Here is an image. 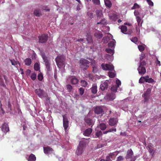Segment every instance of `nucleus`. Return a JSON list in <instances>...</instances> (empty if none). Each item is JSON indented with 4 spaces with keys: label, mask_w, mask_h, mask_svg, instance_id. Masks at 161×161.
<instances>
[{
    "label": "nucleus",
    "mask_w": 161,
    "mask_h": 161,
    "mask_svg": "<svg viewBox=\"0 0 161 161\" xmlns=\"http://www.w3.org/2000/svg\"><path fill=\"white\" fill-rule=\"evenodd\" d=\"M108 75L110 78H114L115 77L116 73L115 72L109 71L108 73Z\"/></svg>",
    "instance_id": "31"
},
{
    "label": "nucleus",
    "mask_w": 161,
    "mask_h": 161,
    "mask_svg": "<svg viewBox=\"0 0 161 161\" xmlns=\"http://www.w3.org/2000/svg\"><path fill=\"white\" fill-rule=\"evenodd\" d=\"M100 161H112L109 156H107L106 159H102Z\"/></svg>",
    "instance_id": "60"
},
{
    "label": "nucleus",
    "mask_w": 161,
    "mask_h": 161,
    "mask_svg": "<svg viewBox=\"0 0 161 161\" xmlns=\"http://www.w3.org/2000/svg\"><path fill=\"white\" fill-rule=\"evenodd\" d=\"M148 151L150 153V154L153 156L154 153V151L153 149V147L151 146H148Z\"/></svg>",
    "instance_id": "28"
},
{
    "label": "nucleus",
    "mask_w": 161,
    "mask_h": 161,
    "mask_svg": "<svg viewBox=\"0 0 161 161\" xmlns=\"http://www.w3.org/2000/svg\"><path fill=\"white\" fill-rule=\"evenodd\" d=\"M92 72L94 73H97L98 71V69L97 67L93 66L92 67Z\"/></svg>",
    "instance_id": "53"
},
{
    "label": "nucleus",
    "mask_w": 161,
    "mask_h": 161,
    "mask_svg": "<svg viewBox=\"0 0 161 161\" xmlns=\"http://www.w3.org/2000/svg\"><path fill=\"white\" fill-rule=\"evenodd\" d=\"M124 160V158L123 156H120L118 157L117 160V161H122Z\"/></svg>",
    "instance_id": "57"
},
{
    "label": "nucleus",
    "mask_w": 161,
    "mask_h": 161,
    "mask_svg": "<svg viewBox=\"0 0 161 161\" xmlns=\"http://www.w3.org/2000/svg\"><path fill=\"white\" fill-rule=\"evenodd\" d=\"M105 57L107 59L108 61H111V59H110V57H112L111 56H110L109 54H107L105 55Z\"/></svg>",
    "instance_id": "54"
},
{
    "label": "nucleus",
    "mask_w": 161,
    "mask_h": 161,
    "mask_svg": "<svg viewBox=\"0 0 161 161\" xmlns=\"http://www.w3.org/2000/svg\"><path fill=\"white\" fill-rule=\"evenodd\" d=\"M34 69L36 71H38L40 70V66L38 63H36L35 64L34 66Z\"/></svg>",
    "instance_id": "37"
},
{
    "label": "nucleus",
    "mask_w": 161,
    "mask_h": 161,
    "mask_svg": "<svg viewBox=\"0 0 161 161\" xmlns=\"http://www.w3.org/2000/svg\"><path fill=\"white\" fill-rule=\"evenodd\" d=\"M115 41L114 39H113L112 41H110L108 43V46L112 48H113V49H114L115 45Z\"/></svg>",
    "instance_id": "23"
},
{
    "label": "nucleus",
    "mask_w": 161,
    "mask_h": 161,
    "mask_svg": "<svg viewBox=\"0 0 161 161\" xmlns=\"http://www.w3.org/2000/svg\"><path fill=\"white\" fill-rule=\"evenodd\" d=\"M146 77L148 78V76H142L139 79V82L140 83H144L145 82V80Z\"/></svg>",
    "instance_id": "33"
},
{
    "label": "nucleus",
    "mask_w": 161,
    "mask_h": 161,
    "mask_svg": "<svg viewBox=\"0 0 161 161\" xmlns=\"http://www.w3.org/2000/svg\"><path fill=\"white\" fill-rule=\"evenodd\" d=\"M37 78L38 80L39 81L42 80V79L43 78V77L42 75V73H40V74H38Z\"/></svg>",
    "instance_id": "44"
},
{
    "label": "nucleus",
    "mask_w": 161,
    "mask_h": 161,
    "mask_svg": "<svg viewBox=\"0 0 161 161\" xmlns=\"http://www.w3.org/2000/svg\"><path fill=\"white\" fill-rule=\"evenodd\" d=\"M10 61L11 63L13 65H16L18 64H19L18 61H15L14 59H10Z\"/></svg>",
    "instance_id": "41"
},
{
    "label": "nucleus",
    "mask_w": 161,
    "mask_h": 161,
    "mask_svg": "<svg viewBox=\"0 0 161 161\" xmlns=\"http://www.w3.org/2000/svg\"><path fill=\"white\" fill-rule=\"evenodd\" d=\"M116 82L117 85H116V86L119 87V86L121 84L120 81L119 80H116Z\"/></svg>",
    "instance_id": "56"
},
{
    "label": "nucleus",
    "mask_w": 161,
    "mask_h": 161,
    "mask_svg": "<svg viewBox=\"0 0 161 161\" xmlns=\"http://www.w3.org/2000/svg\"><path fill=\"white\" fill-rule=\"evenodd\" d=\"M139 8V6L137 3H135L134 6L131 8L132 9H134L136 8Z\"/></svg>",
    "instance_id": "48"
},
{
    "label": "nucleus",
    "mask_w": 161,
    "mask_h": 161,
    "mask_svg": "<svg viewBox=\"0 0 161 161\" xmlns=\"http://www.w3.org/2000/svg\"><path fill=\"white\" fill-rule=\"evenodd\" d=\"M32 63L31 60L29 58H26L24 60V63L27 66L30 65Z\"/></svg>",
    "instance_id": "26"
},
{
    "label": "nucleus",
    "mask_w": 161,
    "mask_h": 161,
    "mask_svg": "<svg viewBox=\"0 0 161 161\" xmlns=\"http://www.w3.org/2000/svg\"><path fill=\"white\" fill-rule=\"evenodd\" d=\"M118 88L116 85H114L111 87L110 90L111 92L115 93L117 92Z\"/></svg>",
    "instance_id": "36"
},
{
    "label": "nucleus",
    "mask_w": 161,
    "mask_h": 161,
    "mask_svg": "<svg viewBox=\"0 0 161 161\" xmlns=\"http://www.w3.org/2000/svg\"><path fill=\"white\" fill-rule=\"evenodd\" d=\"M105 51L108 53L111 54L112 55H113L114 53V49H112L109 48H107L105 49Z\"/></svg>",
    "instance_id": "30"
},
{
    "label": "nucleus",
    "mask_w": 161,
    "mask_h": 161,
    "mask_svg": "<svg viewBox=\"0 0 161 161\" xmlns=\"http://www.w3.org/2000/svg\"><path fill=\"white\" fill-rule=\"evenodd\" d=\"M85 122L88 125L90 126L93 125V121L92 119L90 118H86L85 119Z\"/></svg>",
    "instance_id": "21"
},
{
    "label": "nucleus",
    "mask_w": 161,
    "mask_h": 161,
    "mask_svg": "<svg viewBox=\"0 0 161 161\" xmlns=\"http://www.w3.org/2000/svg\"><path fill=\"white\" fill-rule=\"evenodd\" d=\"M118 122L117 119L114 118H111L108 120L109 125L111 126H114L116 125Z\"/></svg>",
    "instance_id": "11"
},
{
    "label": "nucleus",
    "mask_w": 161,
    "mask_h": 161,
    "mask_svg": "<svg viewBox=\"0 0 161 161\" xmlns=\"http://www.w3.org/2000/svg\"><path fill=\"white\" fill-rule=\"evenodd\" d=\"M42 56L43 60L44 62L45 63L47 70L48 71H50L51 70L50 64L47 57L45 55L44 53L42 54Z\"/></svg>",
    "instance_id": "5"
},
{
    "label": "nucleus",
    "mask_w": 161,
    "mask_h": 161,
    "mask_svg": "<svg viewBox=\"0 0 161 161\" xmlns=\"http://www.w3.org/2000/svg\"><path fill=\"white\" fill-rule=\"evenodd\" d=\"M134 14L136 17H137V16H139L140 15L139 13L137 11H135L134 12Z\"/></svg>",
    "instance_id": "62"
},
{
    "label": "nucleus",
    "mask_w": 161,
    "mask_h": 161,
    "mask_svg": "<svg viewBox=\"0 0 161 161\" xmlns=\"http://www.w3.org/2000/svg\"><path fill=\"white\" fill-rule=\"evenodd\" d=\"M92 129L89 128L86 129L84 132L83 135L86 136H89L92 132Z\"/></svg>",
    "instance_id": "20"
},
{
    "label": "nucleus",
    "mask_w": 161,
    "mask_h": 161,
    "mask_svg": "<svg viewBox=\"0 0 161 161\" xmlns=\"http://www.w3.org/2000/svg\"><path fill=\"white\" fill-rule=\"evenodd\" d=\"M65 57L63 56H58L55 59V61L57 65L62 66L64 64V58Z\"/></svg>",
    "instance_id": "8"
},
{
    "label": "nucleus",
    "mask_w": 161,
    "mask_h": 161,
    "mask_svg": "<svg viewBox=\"0 0 161 161\" xmlns=\"http://www.w3.org/2000/svg\"><path fill=\"white\" fill-rule=\"evenodd\" d=\"M138 64L139 66L144 67V66H145L146 64V63L145 60H143V61H140Z\"/></svg>",
    "instance_id": "38"
},
{
    "label": "nucleus",
    "mask_w": 161,
    "mask_h": 161,
    "mask_svg": "<svg viewBox=\"0 0 161 161\" xmlns=\"http://www.w3.org/2000/svg\"><path fill=\"white\" fill-rule=\"evenodd\" d=\"M35 92L38 96L41 98H45L46 101L49 100V97H48L47 93L44 91L40 88L36 89Z\"/></svg>",
    "instance_id": "2"
},
{
    "label": "nucleus",
    "mask_w": 161,
    "mask_h": 161,
    "mask_svg": "<svg viewBox=\"0 0 161 161\" xmlns=\"http://www.w3.org/2000/svg\"><path fill=\"white\" fill-rule=\"evenodd\" d=\"M121 31L124 34H126L125 32L127 31V27L125 25H122L121 26Z\"/></svg>",
    "instance_id": "35"
},
{
    "label": "nucleus",
    "mask_w": 161,
    "mask_h": 161,
    "mask_svg": "<svg viewBox=\"0 0 161 161\" xmlns=\"http://www.w3.org/2000/svg\"><path fill=\"white\" fill-rule=\"evenodd\" d=\"M63 126L65 130H66L69 126V121L66 114L63 115Z\"/></svg>",
    "instance_id": "9"
},
{
    "label": "nucleus",
    "mask_w": 161,
    "mask_h": 161,
    "mask_svg": "<svg viewBox=\"0 0 161 161\" xmlns=\"http://www.w3.org/2000/svg\"><path fill=\"white\" fill-rule=\"evenodd\" d=\"M136 31L137 33V34L139 35L140 34V30L139 28H137V27H136Z\"/></svg>",
    "instance_id": "63"
},
{
    "label": "nucleus",
    "mask_w": 161,
    "mask_h": 161,
    "mask_svg": "<svg viewBox=\"0 0 161 161\" xmlns=\"http://www.w3.org/2000/svg\"><path fill=\"white\" fill-rule=\"evenodd\" d=\"M138 48L139 50L141 52H142L145 49L144 47L142 45H139L138 46Z\"/></svg>",
    "instance_id": "47"
},
{
    "label": "nucleus",
    "mask_w": 161,
    "mask_h": 161,
    "mask_svg": "<svg viewBox=\"0 0 161 161\" xmlns=\"http://www.w3.org/2000/svg\"><path fill=\"white\" fill-rule=\"evenodd\" d=\"M138 38L136 37H133L131 39V41L134 43L137 42L138 41Z\"/></svg>",
    "instance_id": "49"
},
{
    "label": "nucleus",
    "mask_w": 161,
    "mask_h": 161,
    "mask_svg": "<svg viewBox=\"0 0 161 161\" xmlns=\"http://www.w3.org/2000/svg\"><path fill=\"white\" fill-rule=\"evenodd\" d=\"M79 80L75 76L72 78L70 80V83L72 85H76L78 84Z\"/></svg>",
    "instance_id": "19"
},
{
    "label": "nucleus",
    "mask_w": 161,
    "mask_h": 161,
    "mask_svg": "<svg viewBox=\"0 0 161 161\" xmlns=\"http://www.w3.org/2000/svg\"><path fill=\"white\" fill-rule=\"evenodd\" d=\"M108 97L110 100H113L115 99L116 96L114 93H112L108 95Z\"/></svg>",
    "instance_id": "32"
},
{
    "label": "nucleus",
    "mask_w": 161,
    "mask_h": 161,
    "mask_svg": "<svg viewBox=\"0 0 161 161\" xmlns=\"http://www.w3.org/2000/svg\"><path fill=\"white\" fill-rule=\"evenodd\" d=\"M146 76H147L148 78H146V79L145 80V82L148 83H152L154 82V81L153 79L151 78H149V76L148 75H146Z\"/></svg>",
    "instance_id": "34"
},
{
    "label": "nucleus",
    "mask_w": 161,
    "mask_h": 161,
    "mask_svg": "<svg viewBox=\"0 0 161 161\" xmlns=\"http://www.w3.org/2000/svg\"><path fill=\"white\" fill-rule=\"evenodd\" d=\"M87 16L91 18H92L93 17V13L90 11L87 12Z\"/></svg>",
    "instance_id": "52"
},
{
    "label": "nucleus",
    "mask_w": 161,
    "mask_h": 161,
    "mask_svg": "<svg viewBox=\"0 0 161 161\" xmlns=\"http://www.w3.org/2000/svg\"><path fill=\"white\" fill-rule=\"evenodd\" d=\"M134 153L131 149L128 150L127 152L125 158L126 159H130V161H135L136 159V156H133Z\"/></svg>",
    "instance_id": "4"
},
{
    "label": "nucleus",
    "mask_w": 161,
    "mask_h": 161,
    "mask_svg": "<svg viewBox=\"0 0 161 161\" xmlns=\"http://www.w3.org/2000/svg\"><path fill=\"white\" fill-rule=\"evenodd\" d=\"M136 17V20L138 23V24L139 25L141 21V18L139 16H137V17Z\"/></svg>",
    "instance_id": "59"
},
{
    "label": "nucleus",
    "mask_w": 161,
    "mask_h": 161,
    "mask_svg": "<svg viewBox=\"0 0 161 161\" xmlns=\"http://www.w3.org/2000/svg\"><path fill=\"white\" fill-rule=\"evenodd\" d=\"M137 70L138 71L139 74L142 75H144L146 72V70L145 67L139 66L137 68Z\"/></svg>",
    "instance_id": "13"
},
{
    "label": "nucleus",
    "mask_w": 161,
    "mask_h": 161,
    "mask_svg": "<svg viewBox=\"0 0 161 161\" xmlns=\"http://www.w3.org/2000/svg\"><path fill=\"white\" fill-rule=\"evenodd\" d=\"M85 89L82 87H80L79 89V92L80 94L81 95H82L84 92Z\"/></svg>",
    "instance_id": "45"
},
{
    "label": "nucleus",
    "mask_w": 161,
    "mask_h": 161,
    "mask_svg": "<svg viewBox=\"0 0 161 161\" xmlns=\"http://www.w3.org/2000/svg\"><path fill=\"white\" fill-rule=\"evenodd\" d=\"M81 85L83 87H86L88 85L87 82L85 80L81 81Z\"/></svg>",
    "instance_id": "42"
},
{
    "label": "nucleus",
    "mask_w": 161,
    "mask_h": 161,
    "mask_svg": "<svg viewBox=\"0 0 161 161\" xmlns=\"http://www.w3.org/2000/svg\"><path fill=\"white\" fill-rule=\"evenodd\" d=\"M36 160V157L33 154L31 153L30 155L28 161H35Z\"/></svg>",
    "instance_id": "27"
},
{
    "label": "nucleus",
    "mask_w": 161,
    "mask_h": 161,
    "mask_svg": "<svg viewBox=\"0 0 161 161\" xmlns=\"http://www.w3.org/2000/svg\"><path fill=\"white\" fill-rule=\"evenodd\" d=\"M95 135L97 137H98L103 135V133L101 131L98 130L96 132Z\"/></svg>",
    "instance_id": "43"
},
{
    "label": "nucleus",
    "mask_w": 161,
    "mask_h": 161,
    "mask_svg": "<svg viewBox=\"0 0 161 161\" xmlns=\"http://www.w3.org/2000/svg\"><path fill=\"white\" fill-rule=\"evenodd\" d=\"M0 85L3 87H6V85L4 84V81L3 78L1 77V75H0Z\"/></svg>",
    "instance_id": "40"
},
{
    "label": "nucleus",
    "mask_w": 161,
    "mask_h": 161,
    "mask_svg": "<svg viewBox=\"0 0 161 161\" xmlns=\"http://www.w3.org/2000/svg\"><path fill=\"white\" fill-rule=\"evenodd\" d=\"M148 4L151 6H153V3L151 0H146Z\"/></svg>",
    "instance_id": "55"
},
{
    "label": "nucleus",
    "mask_w": 161,
    "mask_h": 161,
    "mask_svg": "<svg viewBox=\"0 0 161 161\" xmlns=\"http://www.w3.org/2000/svg\"><path fill=\"white\" fill-rule=\"evenodd\" d=\"M108 132H116V128H111L108 130Z\"/></svg>",
    "instance_id": "61"
},
{
    "label": "nucleus",
    "mask_w": 161,
    "mask_h": 161,
    "mask_svg": "<svg viewBox=\"0 0 161 161\" xmlns=\"http://www.w3.org/2000/svg\"><path fill=\"white\" fill-rule=\"evenodd\" d=\"M43 150L45 154L49 153L50 152H52L53 151L52 148L49 146L44 147Z\"/></svg>",
    "instance_id": "16"
},
{
    "label": "nucleus",
    "mask_w": 161,
    "mask_h": 161,
    "mask_svg": "<svg viewBox=\"0 0 161 161\" xmlns=\"http://www.w3.org/2000/svg\"><path fill=\"white\" fill-rule=\"evenodd\" d=\"M39 42L41 43L46 42L48 39V35L47 34H43L41 36H38Z\"/></svg>",
    "instance_id": "10"
},
{
    "label": "nucleus",
    "mask_w": 161,
    "mask_h": 161,
    "mask_svg": "<svg viewBox=\"0 0 161 161\" xmlns=\"http://www.w3.org/2000/svg\"><path fill=\"white\" fill-rule=\"evenodd\" d=\"M108 87V83L107 82H104L100 86V88L102 91H104L107 89Z\"/></svg>",
    "instance_id": "18"
},
{
    "label": "nucleus",
    "mask_w": 161,
    "mask_h": 161,
    "mask_svg": "<svg viewBox=\"0 0 161 161\" xmlns=\"http://www.w3.org/2000/svg\"><path fill=\"white\" fill-rule=\"evenodd\" d=\"M101 66L104 70L112 71L114 69V66L112 64L103 63L101 64Z\"/></svg>",
    "instance_id": "7"
},
{
    "label": "nucleus",
    "mask_w": 161,
    "mask_h": 161,
    "mask_svg": "<svg viewBox=\"0 0 161 161\" xmlns=\"http://www.w3.org/2000/svg\"><path fill=\"white\" fill-rule=\"evenodd\" d=\"M34 14L37 17H39L42 15L41 11L39 9H36L34 11Z\"/></svg>",
    "instance_id": "24"
},
{
    "label": "nucleus",
    "mask_w": 161,
    "mask_h": 161,
    "mask_svg": "<svg viewBox=\"0 0 161 161\" xmlns=\"http://www.w3.org/2000/svg\"><path fill=\"white\" fill-rule=\"evenodd\" d=\"M103 36L102 32L99 31L95 32L94 34V36L98 39L101 38Z\"/></svg>",
    "instance_id": "15"
},
{
    "label": "nucleus",
    "mask_w": 161,
    "mask_h": 161,
    "mask_svg": "<svg viewBox=\"0 0 161 161\" xmlns=\"http://www.w3.org/2000/svg\"><path fill=\"white\" fill-rule=\"evenodd\" d=\"M96 13L97 17H101V15L102 14L101 11L98 10L96 11Z\"/></svg>",
    "instance_id": "50"
},
{
    "label": "nucleus",
    "mask_w": 161,
    "mask_h": 161,
    "mask_svg": "<svg viewBox=\"0 0 161 161\" xmlns=\"http://www.w3.org/2000/svg\"><path fill=\"white\" fill-rule=\"evenodd\" d=\"M105 4L107 8H110L112 5V3L109 0H105L104 1Z\"/></svg>",
    "instance_id": "25"
},
{
    "label": "nucleus",
    "mask_w": 161,
    "mask_h": 161,
    "mask_svg": "<svg viewBox=\"0 0 161 161\" xmlns=\"http://www.w3.org/2000/svg\"><path fill=\"white\" fill-rule=\"evenodd\" d=\"M105 19H103L99 22H97V24H104L105 23Z\"/></svg>",
    "instance_id": "58"
},
{
    "label": "nucleus",
    "mask_w": 161,
    "mask_h": 161,
    "mask_svg": "<svg viewBox=\"0 0 161 161\" xmlns=\"http://www.w3.org/2000/svg\"><path fill=\"white\" fill-rule=\"evenodd\" d=\"M93 3L97 5H99L100 4V0H92Z\"/></svg>",
    "instance_id": "46"
},
{
    "label": "nucleus",
    "mask_w": 161,
    "mask_h": 161,
    "mask_svg": "<svg viewBox=\"0 0 161 161\" xmlns=\"http://www.w3.org/2000/svg\"><path fill=\"white\" fill-rule=\"evenodd\" d=\"M87 139L83 138L80 141L77 149L75 151V154L79 156L81 155L84 152L86 146Z\"/></svg>",
    "instance_id": "1"
},
{
    "label": "nucleus",
    "mask_w": 161,
    "mask_h": 161,
    "mask_svg": "<svg viewBox=\"0 0 161 161\" xmlns=\"http://www.w3.org/2000/svg\"><path fill=\"white\" fill-rule=\"evenodd\" d=\"M97 87L96 84H94L92 85L91 89V92L93 94H95L97 93Z\"/></svg>",
    "instance_id": "22"
},
{
    "label": "nucleus",
    "mask_w": 161,
    "mask_h": 161,
    "mask_svg": "<svg viewBox=\"0 0 161 161\" xmlns=\"http://www.w3.org/2000/svg\"><path fill=\"white\" fill-rule=\"evenodd\" d=\"M90 62L88 60L84 59H81L80 60V68L84 70L87 69L89 66L87 65L89 64Z\"/></svg>",
    "instance_id": "3"
},
{
    "label": "nucleus",
    "mask_w": 161,
    "mask_h": 161,
    "mask_svg": "<svg viewBox=\"0 0 161 161\" xmlns=\"http://www.w3.org/2000/svg\"><path fill=\"white\" fill-rule=\"evenodd\" d=\"M84 41V39L83 38H80L78 39H77L76 41L75 42H83Z\"/></svg>",
    "instance_id": "64"
},
{
    "label": "nucleus",
    "mask_w": 161,
    "mask_h": 161,
    "mask_svg": "<svg viewBox=\"0 0 161 161\" xmlns=\"http://www.w3.org/2000/svg\"><path fill=\"white\" fill-rule=\"evenodd\" d=\"M151 92V89L149 88L142 95V97L144 98V103H147L149 100L150 94Z\"/></svg>",
    "instance_id": "6"
},
{
    "label": "nucleus",
    "mask_w": 161,
    "mask_h": 161,
    "mask_svg": "<svg viewBox=\"0 0 161 161\" xmlns=\"http://www.w3.org/2000/svg\"><path fill=\"white\" fill-rule=\"evenodd\" d=\"M30 77L32 80H35L36 79V74L35 72L32 73Z\"/></svg>",
    "instance_id": "39"
},
{
    "label": "nucleus",
    "mask_w": 161,
    "mask_h": 161,
    "mask_svg": "<svg viewBox=\"0 0 161 161\" xmlns=\"http://www.w3.org/2000/svg\"><path fill=\"white\" fill-rule=\"evenodd\" d=\"M2 130L5 133H7L9 131V128L8 124L4 123L2 126Z\"/></svg>",
    "instance_id": "14"
},
{
    "label": "nucleus",
    "mask_w": 161,
    "mask_h": 161,
    "mask_svg": "<svg viewBox=\"0 0 161 161\" xmlns=\"http://www.w3.org/2000/svg\"><path fill=\"white\" fill-rule=\"evenodd\" d=\"M86 40L88 43H92L93 39L92 36L90 33H87L86 35Z\"/></svg>",
    "instance_id": "17"
},
{
    "label": "nucleus",
    "mask_w": 161,
    "mask_h": 161,
    "mask_svg": "<svg viewBox=\"0 0 161 161\" xmlns=\"http://www.w3.org/2000/svg\"><path fill=\"white\" fill-rule=\"evenodd\" d=\"M66 87L68 90L70 92L71 90L73 89L72 86L70 84H68L66 85Z\"/></svg>",
    "instance_id": "51"
},
{
    "label": "nucleus",
    "mask_w": 161,
    "mask_h": 161,
    "mask_svg": "<svg viewBox=\"0 0 161 161\" xmlns=\"http://www.w3.org/2000/svg\"><path fill=\"white\" fill-rule=\"evenodd\" d=\"M99 127L102 130H104L106 129L107 126L105 123H102L100 124Z\"/></svg>",
    "instance_id": "29"
},
{
    "label": "nucleus",
    "mask_w": 161,
    "mask_h": 161,
    "mask_svg": "<svg viewBox=\"0 0 161 161\" xmlns=\"http://www.w3.org/2000/svg\"><path fill=\"white\" fill-rule=\"evenodd\" d=\"M94 112L97 114H102L103 112V109L101 106H97L94 108Z\"/></svg>",
    "instance_id": "12"
}]
</instances>
